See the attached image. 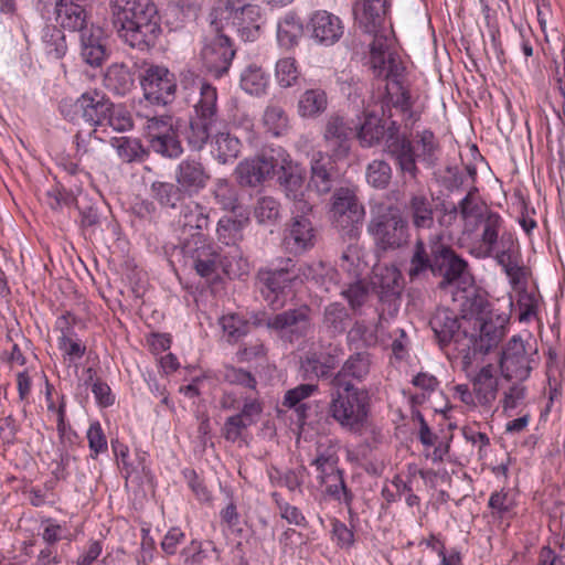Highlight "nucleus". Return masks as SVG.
<instances>
[{
	"label": "nucleus",
	"instance_id": "obj_52",
	"mask_svg": "<svg viewBox=\"0 0 565 565\" xmlns=\"http://www.w3.org/2000/svg\"><path fill=\"white\" fill-rule=\"evenodd\" d=\"M148 140L178 131L179 119L170 115L153 116L147 119Z\"/></svg>",
	"mask_w": 565,
	"mask_h": 565
},
{
	"label": "nucleus",
	"instance_id": "obj_18",
	"mask_svg": "<svg viewBox=\"0 0 565 565\" xmlns=\"http://www.w3.org/2000/svg\"><path fill=\"white\" fill-rule=\"evenodd\" d=\"M500 369L507 380L524 381L532 370L524 342L519 337H512L502 351Z\"/></svg>",
	"mask_w": 565,
	"mask_h": 565
},
{
	"label": "nucleus",
	"instance_id": "obj_11",
	"mask_svg": "<svg viewBox=\"0 0 565 565\" xmlns=\"http://www.w3.org/2000/svg\"><path fill=\"white\" fill-rule=\"evenodd\" d=\"M139 79L143 96L150 104L168 105L175 98L177 78L166 66L148 65Z\"/></svg>",
	"mask_w": 565,
	"mask_h": 565
},
{
	"label": "nucleus",
	"instance_id": "obj_12",
	"mask_svg": "<svg viewBox=\"0 0 565 565\" xmlns=\"http://www.w3.org/2000/svg\"><path fill=\"white\" fill-rule=\"evenodd\" d=\"M436 204L431 193L424 189L409 191L404 203L405 220L422 238L423 232L431 231L435 225Z\"/></svg>",
	"mask_w": 565,
	"mask_h": 565
},
{
	"label": "nucleus",
	"instance_id": "obj_51",
	"mask_svg": "<svg viewBox=\"0 0 565 565\" xmlns=\"http://www.w3.org/2000/svg\"><path fill=\"white\" fill-rule=\"evenodd\" d=\"M243 226L244 223L239 220L228 216L221 218L216 228L217 239L227 246L236 245L243 239Z\"/></svg>",
	"mask_w": 565,
	"mask_h": 565
},
{
	"label": "nucleus",
	"instance_id": "obj_41",
	"mask_svg": "<svg viewBox=\"0 0 565 565\" xmlns=\"http://www.w3.org/2000/svg\"><path fill=\"white\" fill-rule=\"evenodd\" d=\"M111 145L116 149L118 157L127 163L141 162L149 154V151L143 148L140 140L136 138H114Z\"/></svg>",
	"mask_w": 565,
	"mask_h": 565
},
{
	"label": "nucleus",
	"instance_id": "obj_9",
	"mask_svg": "<svg viewBox=\"0 0 565 565\" xmlns=\"http://www.w3.org/2000/svg\"><path fill=\"white\" fill-rule=\"evenodd\" d=\"M376 247L381 250H395L409 241L407 220L396 209L373 217L367 227Z\"/></svg>",
	"mask_w": 565,
	"mask_h": 565
},
{
	"label": "nucleus",
	"instance_id": "obj_42",
	"mask_svg": "<svg viewBox=\"0 0 565 565\" xmlns=\"http://www.w3.org/2000/svg\"><path fill=\"white\" fill-rule=\"evenodd\" d=\"M214 154L218 162L227 163L238 157L241 152V141L230 132H218L213 138Z\"/></svg>",
	"mask_w": 565,
	"mask_h": 565
},
{
	"label": "nucleus",
	"instance_id": "obj_60",
	"mask_svg": "<svg viewBox=\"0 0 565 565\" xmlns=\"http://www.w3.org/2000/svg\"><path fill=\"white\" fill-rule=\"evenodd\" d=\"M300 370L305 379H330V374L328 373V365L322 363L320 355L318 353L308 354L302 361Z\"/></svg>",
	"mask_w": 565,
	"mask_h": 565
},
{
	"label": "nucleus",
	"instance_id": "obj_55",
	"mask_svg": "<svg viewBox=\"0 0 565 565\" xmlns=\"http://www.w3.org/2000/svg\"><path fill=\"white\" fill-rule=\"evenodd\" d=\"M392 179V168L384 160H373L366 169L369 184L376 189H385Z\"/></svg>",
	"mask_w": 565,
	"mask_h": 565
},
{
	"label": "nucleus",
	"instance_id": "obj_29",
	"mask_svg": "<svg viewBox=\"0 0 565 565\" xmlns=\"http://www.w3.org/2000/svg\"><path fill=\"white\" fill-rule=\"evenodd\" d=\"M337 160L322 151L312 156L310 182L319 194H327L332 190L337 179Z\"/></svg>",
	"mask_w": 565,
	"mask_h": 565
},
{
	"label": "nucleus",
	"instance_id": "obj_28",
	"mask_svg": "<svg viewBox=\"0 0 565 565\" xmlns=\"http://www.w3.org/2000/svg\"><path fill=\"white\" fill-rule=\"evenodd\" d=\"M81 32V56L83 61L97 67L103 64L107 57L106 38L104 30L92 24Z\"/></svg>",
	"mask_w": 565,
	"mask_h": 565
},
{
	"label": "nucleus",
	"instance_id": "obj_31",
	"mask_svg": "<svg viewBox=\"0 0 565 565\" xmlns=\"http://www.w3.org/2000/svg\"><path fill=\"white\" fill-rule=\"evenodd\" d=\"M388 7V0H363L354 8L355 20L365 32H374L384 22Z\"/></svg>",
	"mask_w": 565,
	"mask_h": 565
},
{
	"label": "nucleus",
	"instance_id": "obj_46",
	"mask_svg": "<svg viewBox=\"0 0 565 565\" xmlns=\"http://www.w3.org/2000/svg\"><path fill=\"white\" fill-rule=\"evenodd\" d=\"M268 85V76L256 64L248 65L241 74V87L250 95L265 93Z\"/></svg>",
	"mask_w": 565,
	"mask_h": 565
},
{
	"label": "nucleus",
	"instance_id": "obj_63",
	"mask_svg": "<svg viewBox=\"0 0 565 565\" xmlns=\"http://www.w3.org/2000/svg\"><path fill=\"white\" fill-rule=\"evenodd\" d=\"M86 437L88 440L90 457L93 459H96L99 454H104L107 451V439L98 422H94L89 425Z\"/></svg>",
	"mask_w": 565,
	"mask_h": 565
},
{
	"label": "nucleus",
	"instance_id": "obj_57",
	"mask_svg": "<svg viewBox=\"0 0 565 565\" xmlns=\"http://www.w3.org/2000/svg\"><path fill=\"white\" fill-rule=\"evenodd\" d=\"M106 127H110L113 130L118 132L129 131L134 127L132 116L121 105H115L113 103L106 119Z\"/></svg>",
	"mask_w": 565,
	"mask_h": 565
},
{
	"label": "nucleus",
	"instance_id": "obj_30",
	"mask_svg": "<svg viewBox=\"0 0 565 565\" xmlns=\"http://www.w3.org/2000/svg\"><path fill=\"white\" fill-rule=\"evenodd\" d=\"M55 14L56 21L64 29L82 31L87 28L89 15L81 0H57Z\"/></svg>",
	"mask_w": 565,
	"mask_h": 565
},
{
	"label": "nucleus",
	"instance_id": "obj_6",
	"mask_svg": "<svg viewBox=\"0 0 565 565\" xmlns=\"http://www.w3.org/2000/svg\"><path fill=\"white\" fill-rule=\"evenodd\" d=\"M429 326L440 347L452 342L463 367L471 365V337L461 330L460 320L452 310L438 308L430 318Z\"/></svg>",
	"mask_w": 565,
	"mask_h": 565
},
{
	"label": "nucleus",
	"instance_id": "obj_59",
	"mask_svg": "<svg viewBox=\"0 0 565 565\" xmlns=\"http://www.w3.org/2000/svg\"><path fill=\"white\" fill-rule=\"evenodd\" d=\"M221 323L228 341L236 342L248 333L250 324L238 315H227L222 317Z\"/></svg>",
	"mask_w": 565,
	"mask_h": 565
},
{
	"label": "nucleus",
	"instance_id": "obj_50",
	"mask_svg": "<svg viewBox=\"0 0 565 565\" xmlns=\"http://www.w3.org/2000/svg\"><path fill=\"white\" fill-rule=\"evenodd\" d=\"M306 473L307 468L301 465L296 469H288L286 471L274 469L269 477L273 484L286 487L289 491H295L301 489Z\"/></svg>",
	"mask_w": 565,
	"mask_h": 565
},
{
	"label": "nucleus",
	"instance_id": "obj_1",
	"mask_svg": "<svg viewBox=\"0 0 565 565\" xmlns=\"http://www.w3.org/2000/svg\"><path fill=\"white\" fill-rule=\"evenodd\" d=\"M370 44V64L373 74L379 79L386 81L384 87H377L372 94V103L380 105L382 116L392 117V108L405 116L406 121L414 124L419 116L413 110L409 90L403 85L405 66L396 52L395 41L392 36L373 32Z\"/></svg>",
	"mask_w": 565,
	"mask_h": 565
},
{
	"label": "nucleus",
	"instance_id": "obj_3",
	"mask_svg": "<svg viewBox=\"0 0 565 565\" xmlns=\"http://www.w3.org/2000/svg\"><path fill=\"white\" fill-rule=\"evenodd\" d=\"M430 271L441 277L440 289L451 285L466 284L470 277L468 263L451 246L443 243L440 235L431 236L428 244L423 238L416 239L408 263L407 275L412 281Z\"/></svg>",
	"mask_w": 565,
	"mask_h": 565
},
{
	"label": "nucleus",
	"instance_id": "obj_13",
	"mask_svg": "<svg viewBox=\"0 0 565 565\" xmlns=\"http://www.w3.org/2000/svg\"><path fill=\"white\" fill-rule=\"evenodd\" d=\"M311 309L302 305L288 309L266 319L268 329L277 331L281 338L289 342L305 338L311 330Z\"/></svg>",
	"mask_w": 565,
	"mask_h": 565
},
{
	"label": "nucleus",
	"instance_id": "obj_64",
	"mask_svg": "<svg viewBox=\"0 0 565 565\" xmlns=\"http://www.w3.org/2000/svg\"><path fill=\"white\" fill-rule=\"evenodd\" d=\"M493 255L499 265L503 268L513 264L518 260V254L515 252V243L511 235L503 234L500 238L499 245L495 246Z\"/></svg>",
	"mask_w": 565,
	"mask_h": 565
},
{
	"label": "nucleus",
	"instance_id": "obj_17",
	"mask_svg": "<svg viewBox=\"0 0 565 565\" xmlns=\"http://www.w3.org/2000/svg\"><path fill=\"white\" fill-rule=\"evenodd\" d=\"M331 213L337 227L352 233L361 223L364 210L351 189L340 188L333 194Z\"/></svg>",
	"mask_w": 565,
	"mask_h": 565
},
{
	"label": "nucleus",
	"instance_id": "obj_34",
	"mask_svg": "<svg viewBox=\"0 0 565 565\" xmlns=\"http://www.w3.org/2000/svg\"><path fill=\"white\" fill-rule=\"evenodd\" d=\"M388 126L374 113H365L363 124L358 130L356 137L363 147H372L386 139Z\"/></svg>",
	"mask_w": 565,
	"mask_h": 565
},
{
	"label": "nucleus",
	"instance_id": "obj_38",
	"mask_svg": "<svg viewBox=\"0 0 565 565\" xmlns=\"http://www.w3.org/2000/svg\"><path fill=\"white\" fill-rule=\"evenodd\" d=\"M181 210L178 218V224L183 228L201 231L209 226V214L200 203L189 201L180 204Z\"/></svg>",
	"mask_w": 565,
	"mask_h": 565
},
{
	"label": "nucleus",
	"instance_id": "obj_48",
	"mask_svg": "<svg viewBox=\"0 0 565 565\" xmlns=\"http://www.w3.org/2000/svg\"><path fill=\"white\" fill-rule=\"evenodd\" d=\"M263 124L267 131L274 136H280L287 131L289 118L281 106L270 104L264 111Z\"/></svg>",
	"mask_w": 565,
	"mask_h": 565
},
{
	"label": "nucleus",
	"instance_id": "obj_56",
	"mask_svg": "<svg viewBox=\"0 0 565 565\" xmlns=\"http://www.w3.org/2000/svg\"><path fill=\"white\" fill-rule=\"evenodd\" d=\"M280 214V204L273 196H262L257 200L254 207V216L258 223H274Z\"/></svg>",
	"mask_w": 565,
	"mask_h": 565
},
{
	"label": "nucleus",
	"instance_id": "obj_10",
	"mask_svg": "<svg viewBox=\"0 0 565 565\" xmlns=\"http://www.w3.org/2000/svg\"><path fill=\"white\" fill-rule=\"evenodd\" d=\"M499 380L493 365L488 364L472 379V391L466 384L454 387L455 397L469 407L490 409L498 395Z\"/></svg>",
	"mask_w": 565,
	"mask_h": 565
},
{
	"label": "nucleus",
	"instance_id": "obj_21",
	"mask_svg": "<svg viewBox=\"0 0 565 565\" xmlns=\"http://www.w3.org/2000/svg\"><path fill=\"white\" fill-rule=\"evenodd\" d=\"M509 321L507 315H490L479 321V335L471 334V360L476 353L487 354L497 348L505 334V326Z\"/></svg>",
	"mask_w": 565,
	"mask_h": 565
},
{
	"label": "nucleus",
	"instance_id": "obj_40",
	"mask_svg": "<svg viewBox=\"0 0 565 565\" xmlns=\"http://www.w3.org/2000/svg\"><path fill=\"white\" fill-rule=\"evenodd\" d=\"M194 115L203 119L217 121V92L209 83L203 82L200 87V98L194 105Z\"/></svg>",
	"mask_w": 565,
	"mask_h": 565
},
{
	"label": "nucleus",
	"instance_id": "obj_24",
	"mask_svg": "<svg viewBox=\"0 0 565 565\" xmlns=\"http://www.w3.org/2000/svg\"><path fill=\"white\" fill-rule=\"evenodd\" d=\"M174 178L175 182L191 198L206 188L211 174L201 160L186 158L177 166Z\"/></svg>",
	"mask_w": 565,
	"mask_h": 565
},
{
	"label": "nucleus",
	"instance_id": "obj_54",
	"mask_svg": "<svg viewBox=\"0 0 565 565\" xmlns=\"http://www.w3.org/2000/svg\"><path fill=\"white\" fill-rule=\"evenodd\" d=\"M216 203L226 211H234L238 204L236 189L225 179H217L213 189Z\"/></svg>",
	"mask_w": 565,
	"mask_h": 565
},
{
	"label": "nucleus",
	"instance_id": "obj_49",
	"mask_svg": "<svg viewBox=\"0 0 565 565\" xmlns=\"http://www.w3.org/2000/svg\"><path fill=\"white\" fill-rule=\"evenodd\" d=\"M149 149L153 152L170 159L178 158L183 152V148L178 138V131L166 136L156 137L148 140Z\"/></svg>",
	"mask_w": 565,
	"mask_h": 565
},
{
	"label": "nucleus",
	"instance_id": "obj_45",
	"mask_svg": "<svg viewBox=\"0 0 565 565\" xmlns=\"http://www.w3.org/2000/svg\"><path fill=\"white\" fill-rule=\"evenodd\" d=\"M350 322V313L342 303L332 302L324 308L323 324L331 333H343Z\"/></svg>",
	"mask_w": 565,
	"mask_h": 565
},
{
	"label": "nucleus",
	"instance_id": "obj_44",
	"mask_svg": "<svg viewBox=\"0 0 565 565\" xmlns=\"http://www.w3.org/2000/svg\"><path fill=\"white\" fill-rule=\"evenodd\" d=\"M319 484L324 488V494L334 501L344 503L350 509L354 495L345 484L342 470L338 471L329 479H324Z\"/></svg>",
	"mask_w": 565,
	"mask_h": 565
},
{
	"label": "nucleus",
	"instance_id": "obj_14",
	"mask_svg": "<svg viewBox=\"0 0 565 565\" xmlns=\"http://www.w3.org/2000/svg\"><path fill=\"white\" fill-rule=\"evenodd\" d=\"M384 151L395 161L402 174L416 179L419 172L416 164V152L413 141L399 132L396 121L388 125V136L385 139Z\"/></svg>",
	"mask_w": 565,
	"mask_h": 565
},
{
	"label": "nucleus",
	"instance_id": "obj_16",
	"mask_svg": "<svg viewBox=\"0 0 565 565\" xmlns=\"http://www.w3.org/2000/svg\"><path fill=\"white\" fill-rule=\"evenodd\" d=\"M182 253L185 262L201 277H211L223 265L220 253L201 236L193 235V239L182 246Z\"/></svg>",
	"mask_w": 565,
	"mask_h": 565
},
{
	"label": "nucleus",
	"instance_id": "obj_2",
	"mask_svg": "<svg viewBox=\"0 0 565 565\" xmlns=\"http://www.w3.org/2000/svg\"><path fill=\"white\" fill-rule=\"evenodd\" d=\"M113 103L105 94L97 90L83 93L73 104L64 102L61 105L62 114L74 120L78 113L88 124L87 129H81L75 135L76 156L78 160L90 166L100 163L107 149L103 134L108 111Z\"/></svg>",
	"mask_w": 565,
	"mask_h": 565
},
{
	"label": "nucleus",
	"instance_id": "obj_53",
	"mask_svg": "<svg viewBox=\"0 0 565 565\" xmlns=\"http://www.w3.org/2000/svg\"><path fill=\"white\" fill-rule=\"evenodd\" d=\"M413 143L415 146L416 158L429 164L434 163L436 160L435 154L438 150V142L431 131L424 130L417 134Z\"/></svg>",
	"mask_w": 565,
	"mask_h": 565
},
{
	"label": "nucleus",
	"instance_id": "obj_22",
	"mask_svg": "<svg viewBox=\"0 0 565 565\" xmlns=\"http://www.w3.org/2000/svg\"><path fill=\"white\" fill-rule=\"evenodd\" d=\"M311 38L319 44L331 46L339 42L344 34L342 20L327 10L315 11L307 24Z\"/></svg>",
	"mask_w": 565,
	"mask_h": 565
},
{
	"label": "nucleus",
	"instance_id": "obj_36",
	"mask_svg": "<svg viewBox=\"0 0 565 565\" xmlns=\"http://www.w3.org/2000/svg\"><path fill=\"white\" fill-rule=\"evenodd\" d=\"M215 124V121L193 115L189 121V126L183 132L188 146L196 151L203 149Z\"/></svg>",
	"mask_w": 565,
	"mask_h": 565
},
{
	"label": "nucleus",
	"instance_id": "obj_32",
	"mask_svg": "<svg viewBox=\"0 0 565 565\" xmlns=\"http://www.w3.org/2000/svg\"><path fill=\"white\" fill-rule=\"evenodd\" d=\"M482 222V234L481 245L478 247V256L490 257L495 250V246L499 245V233L502 227V218L494 212H488L487 215L481 220Z\"/></svg>",
	"mask_w": 565,
	"mask_h": 565
},
{
	"label": "nucleus",
	"instance_id": "obj_7",
	"mask_svg": "<svg viewBox=\"0 0 565 565\" xmlns=\"http://www.w3.org/2000/svg\"><path fill=\"white\" fill-rule=\"evenodd\" d=\"M224 25L216 20H211L210 34L204 39L201 50V61L206 72L220 78L225 75L235 56V50L228 35L222 33Z\"/></svg>",
	"mask_w": 565,
	"mask_h": 565
},
{
	"label": "nucleus",
	"instance_id": "obj_58",
	"mask_svg": "<svg viewBox=\"0 0 565 565\" xmlns=\"http://www.w3.org/2000/svg\"><path fill=\"white\" fill-rule=\"evenodd\" d=\"M299 77V70L294 57H284L276 63V78L280 86L290 87Z\"/></svg>",
	"mask_w": 565,
	"mask_h": 565
},
{
	"label": "nucleus",
	"instance_id": "obj_27",
	"mask_svg": "<svg viewBox=\"0 0 565 565\" xmlns=\"http://www.w3.org/2000/svg\"><path fill=\"white\" fill-rule=\"evenodd\" d=\"M223 20H226L227 24L236 28L245 41H254L265 23L260 7L255 3L224 15Z\"/></svg>",
	"mask_w": 565,
	"mask_h": 565
},
{
	"label": "nucleus",
	"instance_id": "obj_43",
	"mask_svg": "<svg viewBox=\"0 0 565 565\" xmlns=\"http://www.w3.org/2000/svg\"><path fill=\"white\" fill-rule=\"evenodd\" d=\"M328 106V97L320 88L307 89L300 97L298 110L302 117H316L322 114Z\"/></svg>",
	"mask_w": 565,
	"mask_h": 565
},
{
	"label": "nucleus",
	"instance_id": "obj_25",
	"mask_svg": "<svg viewBox=\"0 0 565 565\" xmlns=\"http://www.w3.org/2000/svg\"><path fill=\"white\" fill-rule=\"evenodd\" d=\"M278 166L271 156H257L242 161L236 170V179L243 186H257L274 175Z\"/></svg>",
	"mask_w": 565,
	"mask_h": 565
},
{
	"label": "nucleus",
	"instance_id": "obj_62",
	"mask_svg": "<svg viewBox=\"0 0 565 565\" xmlns=\"http://www.w3.org/2000/svg\"><path fill=\"white\" fill-rule=\"evenodd\" d=\"M374 285L380 287L386 296H396L399 292V274L395 268L385 267L381 274L375 275Z\"/></svg>",
	"mask_w": 565,
	"mask_h": 565
},
{
	"label": "nucleus",
	"instance_id": "obj_4",
	"mask_svg": "<svg viewBox=\"0 0 565 565\" xmlns=\"http://www.w3.org/2000/svg\"><path fill=\"white\" fill-rule=\"evenodd\" d=\"M113 24L129 46L146 50L154 45L160 32V18L151 0H110Z\"/></svg>",
	"mask_w": 565,
	"mask_h": 565
},
{
	"label": "nucleus",
	"instance_id": "obj_47",
	"mask_svg": "<svg viewBox=\"0 0 565 565\" xmlns=\"http://www.w3.org/2000/svg\"><path fill=\"white\" fill-rule=\"evenodd\" d=\"M466 294L465 301L462 302V311L466 315L476 317L477 322L482 321L483 318H488L490 315H498L490 309V303L487 298L476 289L466 291Z\"/></svg>",
	"mask_w": 565,
	"mask_h": 565
},
{
	"label": "nucleus",
	"instance_id": "obj_5",
	"mask_svg": "<svg viewBox=\"0 0 565 565\" xmlns=\"http://www.w3.org/2000/svg\"><path fill=\"white\" fill-rule=\"evenodd\" d=\"M327 413L343 430L361 436L369 427L371 396L366 388L330 386Z\"/></svg>",
	"mask_w": 565,
	"mask_h": 565
},
{
	"label": "nucleus",
	"instance_id": "obj_23",
	"mask_svg": "<svg viewBox=\"0 0 565 565\" xmlns=\"http://www.w3.org/2000/svg\"><path fill=\"white\" fill-rule=\"evenodd\" d=\"M371 354L367 352H356L351 354L342 364L340 370L333 374L330 386H343L349 388H360L362 383L371 371Z\"/></svg>",
	"mask_w": 565,
	"mask_h": 565
},
{
	"label": "nucleus",
	"instance_id": "obj_61",
	"mask_svg": "<svg viewBox=\"0 0 565 565\" xmlns=\"http://www.w3.org/2000/svg\"><path fill=\"white\" fill-rule=\"evenodd\" d=\"M319 391V386L317 384L307 383L300 384L291 390H288L285 394L284 405L287 407H296L299 406L298 409H305V404L301 402L312 394Z\"/></svg>",
	"mask_w": 565,
	"mask_h": 565
},
{
	"label": "nucleus",
	"instance_id": "obj_33",
	"mask_svg": "<svg viewBox=\"0 0 565 565\" xmlns=\"http://www.w3.org/2000/svg\"><path fill=\"white\" fill-rule=\"evenodd\" d=\"M296 271L299 278L313 282L317 287L329 291L334 284L337 271L323 262H313L301 265Z\"/></svg>",
	"mask_w": 565,
	"mask_h": 565
},
{
	"label": "nucleus",
	"instance_id": "obj_15",
	"mask_svg": "<svg viewBox=\"0 0 565 565\" xmlns=\"http://www.w3.org/2000/svg\"><path fill=\"white\" fill-rule=\"evenodd\" d=\"M292 214L284 232L282 245L288 253L300 255L313 248L317 231L308 217L309 213Z\"/></svg>",
	"mask_w": 565,
	"mask_h": 565
},
{
	"label": "nucleus",
	"instance_id": "obj_39",
	"mask_svg": "<svg viewBox=\"0 0 565 565\" xmlns=\"http://www.w3.org/2000/svg\"><path fill=\"white\" fill-rule=\"evenodd\" d=\"M104 85L117 95H125L131 89L134 78L127 66L113 64L104 75Z\"/></svg>",
	"mask_w": 565,
	"mask_h": 565
},
{
	"label": "nucleus",
	"instance_id": "obj_26",
	"mask_svg": "<svg viewBox=\"0 0 565 565\" xmlns=\"http://www.w3.org/2000/svg\"><path fill=\"white\" fill-rule=\"evenodd\" d=\"M263 412L262 403L250 396L244 397L239 413L230 416L223 426L222 434L227 441H237L243 431L255 424Z\"/></svg>",
	"mask_w": 565,
	"mask_h": 565
},
{
	"label": "nucleus",
	"instance_id": "obj_20",
	"mask_svg": "<svg viewBox=\"0 0 565 565\" xmlns=\"http://www.w3.org/2000/svg\"><path fill=\"white\" fill-rule=\"evenodd\" d=\"M278 177L286 196L294 202L292 213H310L312 205L305 198V175L302 169L292 162L280 167Z\"/></svg>",
	"mask_w": 565,
	"mask_h": 565
},
{
	"label": "nucleus",
	"instance_id": "obj_19",
	"mask_svg": "<svg viewBox=\"0 0 565 565\" xmlns=\"http://www.w3.org/2000/svg\"><path fill=\"white\" fill-rule=\"evenodd\" d=\"M354 128L342 116L332 114L328 117L323 131V141L328 154L335 159L349 156Z\"/></svg>",
	"mask_w": 565,
	"mask_h": 565
},
{
	"label": "nucleus",
	"instance_id": "obj_8",
	"mask_svg": "<svg viewBox=\"0 0 565 565\" xmlns=\"http://www.w3.org/2000/svg\"><path fill=\"white\" fill-rule=\"evenodd\" d=\"M298 278L296 266L290 258L286 259L280 268L259 269L257 274L262 296L274 310L286 305L292 284Z\"/></svg>",
	"mask_w": 565,
	"mask_h": 565
},
{
	"label": "nucleus",
	"instance_id": "obj_37",
	"mask_svg": "<svg viewBox=\"0 0 565 565\" xmlns=\"http://www.w3.org/2000/svg\"><path fill=\"white\" fill-rule=\"evenodd\" d=\"M302 33V22L295 13H287L277 24V40L280 46L285 49L296 46Z\"/></svg>",
	"mask_w": 565,
	"mask_h": 565
},
{
	"label": "nucleus",
	"instance_id": "obj_35",
	"mask_svg": "<svg viewBox=\"0 0 565 565\" xmlns=\"http://www.w3.org/2000/svg\"><path fill=\"white\" fill-rule=\"evenodd\" d=\"M151 196L164 207L175 209L188 194L179 183L154 181L150 185Z\"/></svg>",
	"mask_w": 565,
	"mask_h": 565
}]
</instances>
